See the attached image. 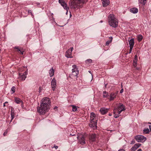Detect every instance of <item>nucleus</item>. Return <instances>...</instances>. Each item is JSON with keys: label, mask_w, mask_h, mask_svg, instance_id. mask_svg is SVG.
Here are the masks:
<instances>
[{"label": "nucleus", "mask_w": 151, "mask_h": 151, "mask_svg": "<svg viewBox=\"0 0 151 151\" xmlns=\"http://www.w3.org/2000/svg\"><path fill=\"white\" fill-rule=\"evenodd\" d=\"M107 85V84H105V87H106V86Z\"/></svg>", "instance_id": "nucleus-52"}, {"label": "nucleus", "mask_w": 151, "mask_h": 151, "mask_svg": "<svg viewBox=\"0 0 151 151\" xmlns=\"http://www.w3.org/2000/svg\"><path fill=\"white\" fill-rule=\"evenodd\" d=\"M109 109L104 107L101 108L99 110L101 114L104 115L106 114L108 111Z\"/></svg>", "instance_id": "nucleus-15"}, {"label": "nucleus", "mask_w": 151, "mask_h": 151, "mask_svg": "<svg viewBox=\"0 0 151 151\" xmlns=\"http://www.w3.org/2000/svg\"><path fill=\"white\" fill-rule=\"evenodd\" d=\"M90 122H97V120L96 117V114L93 112H91L90 114Z\"/></svg>", "instance_id": "nucleus-13"}, {"label": "nucleus", "mask_w": 151, "mask_h": 151, "mask_svg": "<svg viewBox=\"0 0 151 151\" xmlns=\"http://www.w3.org/2000/svg\"><path fill=\"white\" fill-rule=\"evenodd\" d=\"M71 106L72 107V110L73 111H77L78 107L74 105H71Z\"/></svg>", "instance_id": "nucleus-29"}, {"label": "nucleus", "mask_w": 151, "mask_h": 151, "mask_svg": "<svg viewBox=\"0 0 151 151\" xmlns=\"http://www.w3.org/2000/svg\"><path fill=\"white\" fill-rule=\"evenodd\" d=\"M54 148H55L56 149H57L58 148V146H54Z\"/></svg>", "instance_id": "nucleus-43"}, {"label": "nucleus", "mask_w": 151, "mask_h": 151, "mask_svg": "<svg viewBox=\"0 0 151 151\" xmlns=\"http://www.w3.org/2000/svg\"><path fill=\"white\" fill-rule=\"evenodd\" d=\"M22 48V47H14V48L15 49L17 50V51L18 52H19V50H21V48Z\"/></svg>", "instance_id": "nucleus-34"}, {"label": "nucleus", "mask_w": 151, "mask_h": 151, "mask_svg": "<svg viewBox=\"0 0 151 151\" xmlns=\"http://www.w3.org/2000/svg\"><path fill=\"white\" fill-rule=\"evenodd\" d=\"M147 0H139V4L140 5H144L146 3Z\"/></svg>", "instance_id": "nucleus-26"}, {"label": "nucleus", "mask_w": 151, "mask_h": 151, "mask_svg": "<svg viewBox=\"0 0 151 151\" xmlns=\"http://www.w3.org/2000/svg\"><path fill=\"white\" fill-rule=\"evenodd\" d=\"M133 65L134 68H136L137 65V63L133 62Z\"/></svg>", "instance_id": "nucleus-35"}, {"label": "nucleus", "mask_w": 151, "mask_h": 151, "mask_svg": "<svg viewBox=\"0 0 151 151\" xmlns=\"http://www.w3.org/2000/svg\"><path fill=\"white\" fill-rule=\"evenodd\" d=\"M72 67L73 68L72 70V73L70 75L69 77L68 78V79L69 78H73L76 77L79 73V71L76 65H72Z\"/></svg>", "instance_id": "nucleus-4"}, {"label": "nucleus", "mask_w": 151, "mask_h": 151, "mask_svg": "<svg viewBox=\"0 0 151 151\" xmlns=\"http://www.w3.org/2000/svg\"><path fill=\"white\" fill-rule=\"evenodd\" d=\"M130 47V49H129V53H130L132 52V49L133 47H132V48H131V47Z\"/></svg>", "instance_id": "nucleus-39"}, {"label": "nucleus", "mask_w": 151, "mask_h": 151, "mask_svg": "<svg viewBox=\"0 0 151 151\" xmlns=\"http://www.w3.org/2000/svg\"><path fill=\"white\" fill-rule=\"evenodd\" d=\"M149 101H150L151 102V99H150V100Z\"/></svg>", "instance_id": "nucleus-56"}, {"label": "nucleus", "mask_w": 151, "mask_h": 151, "mask_svg": "<svg viewBox=\"0 0 151 151\" xmlns=\"http://www.w3.org/2000/svg\"><path fill=\"white\" fill-rule=\"evenodd\" d=\"M103 97L105 98H107L108 99V98L109 97V96L108 93L106 91H104L103 92Z\"/></svg>", "instance_id": "nucleus-25"}, {"label": "nucleus", "mask_w": 151, "mask_h": 151, "mask_svg": "<svg viewBox=\"0 0 151 151\" xmlns=\"http://www.w3.org/2000/svg\"><path fill=\"white\" fill-rule=\"evenodd\" d=\"M51 85L52 90L54 91L56 87V81L54 78L51 82Z\"/></svg>", "instance_id": "nucleus-12"}, {"label": "nucleus", "mask_w": 151, "mask_h": 151, "mask_svg": "<svg viewBox=\"0 0 151 151\" xmlns=\"http://www.w3.org/2000/svg\"><path fill=\"white\" fill-rule=\"evenodd\" d=\"M125 107L123 104H119L117 105V107L114 110V116L117 118L119 116V115L123 111L125 110Z\"/></svg>", "instance_id": "nucleus-3"}, {"label": "nucleus", "mask_w": 151, "mask_h": 151, "mask_svg": "<svg viewBox=\"0 0 151 151\" xmlns=\"http://www.w3.org/2000/svg\"><path fill=\"white\" fill-rule=\"evenodd\" d=\"M103 6L104 7H106L110 4L109 0H101Z\"/></svg>", "instance_id": "nucleus-19"}, {"label": "nucleus", "mask_w": 151, "mask_h": 151, "mask_svg": "<svg viewBox=\"0 0 151 151\" xmlns=\"http://www.w3.org/2000/svg\"><path fill=\"white\" fill-rule=\"evenodd\" d=\"M40 107L38 112L41 114H44L50 109L51 105L50 99L47 97H44L40 101Z\"/></svg>", "instance_id": "nucleus-1"}, {"label": "nucleus", "mask_w": 151, "mask_h": 151, "mask_svg": "<svg viewBox=\"0 0 151 151\" xmlns=\"http://www.w3.org/2000/svg\"><path fill=\"white\" fill-rule=\"evenodd\" d=\"M143 132L145 134H148L149 132V129L148 128H146L143 130Z\"/></svg>", "instance_id": "nucleus-30"}, {"label": "nucleus", "mask_w": 151, "mask_h": 151, "mask_svg": "<svg viewBox=\"0 0 151 151\" xmlns=\"http://www.w3.org/2000/svg\"><path fill=\"white\" fill-rule=\"evenodd\" d=\"M109 116H111V115H111V114H109Z\"/></svg>", "instance_id": "nucleus-55"}, {"label": "nucleus", "mask_w": 151, "mask_h": 151, "mask_svg": "<svg viewBox=\"0 0 151 151\" xmlns=\"http://www.w3.org/2000/svg\"><path fill=\"white\" fill-rule=\"evenodd\" d=\"M4 103V104H8V102H7V101H6V102H5Z\"/></svg>", "instance_id": "nucleus-49"}, {"label": "nucleus", "mask_w": 151, "mask_h": 151, "mask_svg": "<svg viewBox=\"0 0 151 151\" xmlns=\"http://www.w3.org/2000/svg\"><path fill=\"white\" fill-rule=\"evenodd\" d=\"M97 122H90L89 126L93 128V129H96L97 128Z\"/></svg>", "instance_id": "nucleus-18"}, {"label": "nucleus", "mask_w": 151, "mask_h": 151, "mask_svg": "<svg viewBox=\"0 0 151 151\" xmlns=\"http://www.w3.org/2000/svg\"><path fill=\"white\" fill-rule=\"evenodd\" d=\"M103 22V21H101L100 22L101 23H102Z\"/></svg>", "instance_id": "nucleus-53"}, {"label": "nucleus", "mask_w": 151, "mask_h": 151, "mask_svg": "<svg viewBox=\"0 0 151 151\" xmlns=\"http://www.w3.org/2000/svg\"><path fill=\"white\" fill-rule=\"evenodd\" d=\"M28 13L29 14H30L32 16H33V15H32V12L31 11V10H29L28 11Z\"/></svg>", "instance_id": "nucleus-38"}, {"label": "nucleus", "mask_w": 151, "mask_h": 151, "mask_svg": "<svg viewBox=\"0 0 151 151\" xmlns=\"http://www.w3.org/2000/svg\"><path fill=\"white\" fill-rule=\"evenodd\" d=\"M57 106H55V107L54 108V109H57Z\"/></svg>", "instance_id": "nucleus-48"}, {"label": "nucleus", "mask_w": 151, "mask_h": 151, "mask_svg": "<svg viewBox=\"0 0 151 151\" xmlns=\"http://www.w3.org/2000/svg\"><path fill=\"white\" fill-rule=\"evenodd\" d=\"M109 40L107 41L106 43V45H108L110 43H111L112 41L113 38L111 37H109Z\"/></svg>", "instance_id": "nucleus-27"}, {"label": "nucleus", "mask_w": 151, "mask_h": 151, "mask_svg": "<svg viewBox=\"0 0 151 151\" xmlns=\"http://www.w3.org/2000/svg\"><path fill=\"white\" fill-rule=\"evenodd\" d=\"M137 151H142V150L141 149H139Z\"/></svg>", "instance_id": "nucleus-46"}, {"label": "nucleus", "mask_w": 151, "mask_h": 151, "mask_svg": "<svg viewBox=\"0 0 151 151\" xmlns=\"http://www.w3.org/2000/svg\"><path fill=\"white\" fill-rule=\"evenodd\" d=\"M118 151H125V150L124 149H122L119 150Z\"/></svg>", "instance_id": "nucleus-41"}, {"label": "nucleus", "mask_w": 151, "mask_h": 151, "mask_svg": "<svg viewBox=\"0 0 151 151\" xmlns=\"http://www.w3.org/2000/svg\"><path fill=\"white\" fill-rule=\"evenodd\" d=\"M123 91V89H122L120 91V93H122Z\"/></svg>", "instance_id": "nucleus-42"}, {"label": "nucleus", "mask_w": 151, "mask_h": 151, "mask_svg": "<svg viewBox=\"0 0 151 151\" xmlns=\"http://www.w3.org/2000/svg\"><path fill=\"white\" fill-rule=\"evenodd\" d=\"M128 41L129 45V47H131V48L132 47H133L134 43V38H132Z\"/></svg>", "instance_id": "nucleus-22"}, {"label": "nucleus", "mask_w": 151, "mask_h": 151, "mask_svg": "<svg viewBox=\"0 0 151 151\" xmlns=\"http://www.w3.org/2000/svg\"><path fill=\"white\" fill-rule=\"evenodd\" d=\"M37 111H38V106L37 107Z\"/></svg>", "instance_id": "nucleus-54"}, {"label": "nucleus", "mask_w": 151, "mask_h": 151, "mask_svg": "<svg viewBox=\"0 0 151 151\" xmlns=\"http://www.w3.org/2000/svg\"><path fill=\"white\" fill-rule=\"evenodd\" d=\"M86 63H91L92 62V60L91 59H88L86 60Z\"/></svg>", "instance_id": "nucleus-32"}, {"label": "nucleus", "mask_w": 151, "mask_h": 151, "mask_svg": "<svg viewBox=\"0 0 151 151\" xmlns=\"http://www.w3.org/2000/svg\"><path fill=\"white\" fill-rule=\"evenodd\" d=\"M41 90H42V88L41 87H40L39 88V91L40 92H41Z\"/></svg>", "instance_id": "nucleus-45"}, {"label": "nucleus", "mask_w": 151, "mask_h": 151, "mask_svg": "<svg viewBox=\"0 0 151 151\" xmlns=\"http://www.w3.org/2000/svg\"><path fill=\"white\" fill-rule=\"evenodd\" d=\"M76 138L79 140L80 143L81 145H84L86 143L85 137L83 135H80L76 137Z\"/></svg>", "instance_id": "nucleus-7"}, {"label": "nucleus", "mask_w": 151, "mask_h": 151, "mask_svg": "<svg viewBox=\"0 0 151 151\" xmlns=\"http://www.w3.org/2000/svg\"><path fill=\"white\" fill-rule=\"evenodd\" d=\"M21 50L19 52L21 53V54L22 55H23L24 54V50L22 48H21Z\"/></svg>", "instance_id": "nucleus-33"}, {"label": "nucleus", "mask_w": 151, "mask_h": 151, "mask_svg": "<svg viewBox=\"0 0 151 151\" xmlns=\"http://www.w3.org/2000/svg\"><path fill=\"white\" fill-rule=\"evenodd\" d=\"M14 101L17 104H21L22 106L23 104V101L19 98L17 97L14 98Z\"/></svg>", "instance_id": "nucleus-16"}, {"label": "nucleus", "mask_w": 151, "mask_h": 151, "mask_svg": "<svg viewBox=\"0 0 151 151\" xmlns=\"http://www.w3.org/2000/svg\"><path fill=\"white\" fill-rule=\"evenodd\" d=\"M108 22L110 25L113 27L115 28L118 26V21L117 19L111 21V22L110 21Z\"/></svg>", "instance_id": "nucleus-8"}, {"label": "nucleus", "mask_w": 151, "mask_h": 151, "mask_svg": "<svg viewBox=\"0 0 151 151\" xmlns=\"http://www.w3.org/2000/svg\"><path fill=\"white\" fill-rule=\"evenodd\" d=\"M27 70H28L27 69V70L23 74L21 73H19L18 78L20 81H22L25 80L27 74Z\"/></svg>", "instance_id": "nucleus-6"}, {"label": "nucleus", "mask_w": 151, "mask_h": 151, "mask_svg": "<svg viewBox=\"0 0 151 151\" xmlns=\"http://www.w3.org/2000/svg\"><path fill=\"white\" fill-rule=\"evenodd\" d=\"M138 41L140 42L142 41L143 39V36L141 35H139L137 36Z\"/></svg>", "instance_id": "nucleus-28"}, {"label": "nucleus", "mask_w": 151, "mask_h": 151, "mask_svg": "<svg viewBox=\"0 0 151 151\" xmlns=\"http://www.w3.org/2000/svg\"><path fill=\"white\" fill-rule=\"evenodd\" d=\"M149 127L150 131H151V126L150 125H149Z\"/></svg>", "instance_id": "nucleus-47"}, {"label": "nucleus", "mask_w": 151, "mask_h": 151, "mask_svg": "<svg viewBox=\"0 0 151 151\" xmlns=\"http://www.w3.org/2000/svg\"><path fill=\"white\" fill-rule=\"evenodd\" d=\"M19 71H21V72H22V71H21L20 69H19Z\"/></svg>", "instance_id": "nucleus-57"}, {"label": "nucleus", "mask_w": 151, "mask_h": 151, "mask_svg": "<svg viewBox=\"0 0 151 151\" xmlns=\"http://www.w3.org/2000/svg\"><path fill=\"white\" fill-rule=\"evenodd\" d=\"M73 135H75L73 134V135H72V136H73Z\"/></svg>", "instance_id": "nucleus-60"}, {"label": "nucleus", "mask_w": 151, "mask_h": 151, "mask_svg": "<svg viewBox=\"0 0 151 151\" xmlns=\"http://www.w3.org/2000/svg\"><path fill=\"white\" fill-rule=\"evenodd\" d=\"M6 106V104H4H4H3V106Z\"/></svg>", "instance_id": "nucleus-50"}, {"label": "nucleus", "mask_w": 151, "mask_h": 151, "mask_svg": "<svg viewBox=\"0 0 151 151\" xmlns=\"http://www.w3.org/2000/svg\"><path fill=\"white\" fill-rule=\"evenodd\" d=\"M96 137V134H92L90 135L89 137V139L91 141H94L95 140Z\"/></svg>", "instance_id": "nucleus-20"}, {"label": "nucleus", "mask_w": 151, "mask_h": 151, "mask_svg": "<svg viewBox=\"0 0 151 151\" xmlns=\"http://www.w3.org/2000/svg\"><path fill=\"white\" fill-rule=\"evenodd\" d=\"M16 89V87L15 86H14L12 88L11 91H12V93H13L15 92Z\"/></svg>", "instance_id": "nucleus-31"}, {"label": "nucleus", "mask_w": 151, "mask_h": 151, "mask_svg": "<svg viewBox=\"0 0 151 151\" xmlns=\"http://www.w3.org/2000/svg\"><path fill=\"white\" fill-rule=\"evenodd\" d=\"M138 11V9L136 8H133L130 9V12L134 14L137 13Z\"/></svg>", "instance_id": "nucleus-24"}, {"label": "nucleus", "mask_w": 151, "mask_h": 151, "mask_svg": "<svg viewBox=\"0 0 151 151\" xmlns=\"http://www.w3.org/2000/svg\"><path fill=\"white\" fill-rule=\"evenodd\" d=\"M137 55H135L134 56V58L135 59H137Z\"/></svg>", "instance_id": "nucleus-44"}, {"label": "nucleus", "mask_w": 151, "mask_h": 151, "mask_svg": "<svg viewBox=\"0 0 151 151\" xmlns=\"http://www.w3.org/2000/svg\"><path fill=\"white\" fill-rule=\"evenodd\" d=\"M73 47H70L66 52L65 53L66 57L68 58H72L73 57L72 55V52L73 51Z\"/></svg>", "instance_id": "nucleus-10"}, {"label": "nucleus", "mask_w": 151, "mask_h": 151, "mask_svg": "<svg viewBox=\"0 0 151 151\" xmlns=\"http://www.w3.org/2000/svg\"><path fill=\"white\" fill-rule=\"evenodd\" d=\"M59 2L61 6L63 7L66 10L67 12L66 14H67L69 8L67 7L66 4L65 2V1L63 0H59Z\"/></svg>", "instance_id": "nucleus-9"}, {"label": "nucleus", "mask_w": 151, "mask_h": 151, "mask_svg": "<svg viewBox=\"0 0 151 151\" xmlns=\"http://www.w3.org/2000/svg\"><path fill=\"white\" fill-rule=\"evenodd\" d=\"M137 59H134L133 60V62H136L137 63Z\"/></svg>", "instance_id": "nucleus-40"}, {"label": "nucleus", "mask_w": 151, "mask_h": 151, "mask_svg": "<svg viewBox=\"0 0 151 151\" xmlns=\"http://www.w3.org/2000/svg\"><path fill=\"white\" fill-rule=\"evenodd\" d=\"M8 132V131L7 130H6L5 132H4V133L3 134V135L4 136H5L7 134V133Z\"/></svg>", "instance_id": "nucleus-37"}, {"label": "nucleus", "mask_w": 151, "mask_h": 151, "mask_svg": "<svg viewBox=\"0 0 151 151\" xmlns=\"http://www.w3.org/2000/svg\"><path fill=\"white\" fill-rule=\"evenodd\" d=\"M116 19H117L115 18V16L114 14H110L108 16V22L110 21L111 22V21Z\"/></svg>", "instance_id": "nucleus-17"}, {"label": "nucleus", "mask_w": 151, "mask_h": 151, "mask_svg": "<svg viewBox=\"0 0 151 151\" xmlns=\"http://www.w3.org/2000/svg\"><path fill=\"white\" fill-rule=\"evenodd\" d=\"M137 70H138L139 69V68H136Z\"/></svg>", "instance_id": "nucleus-51"}, {"label": "nucleus", "mask_w": 151, "mask_h": 151, "mask_svg": "<svg viewBox=\"0 0 151 151\" xmlns=\"http://www.w3.org/2000/svg\"><path fill=\"white\" fill-rule=\"evenodd\" d=\"M135 141L134 139H133L131 141V143H130V144H131V145L133 144H134L135 143Z\"/></svg>", "instance_id": "nucleus-36"}, {"label": "nucleus", "mask_w": 151, "mask_h": 151, "mask_svg": "<svg viewBox=\"0 0 151 151\" xmlns=\"http://www.w3.org/2000/svg\"><path fill=\"white\" fill-rule=\"evenodd\" d=\"M54 70L53 69V68H52L49 71V74L50 77L53 76L54 74Z\"/></svg>", "instance_id": "nucleus-23"}, {"label": "nucleus", "mask_w": 151, "mask_h": 151, "mask_svg": "<svg viewBox=\"0 0 151 151\" xmlns=\"http://www.w3.org/2000/svg\"><path fill=\"white\" fill-rule=\"evenodd\" d=\"M117 94V93H111L110 94L109 98H108V99H109V101H111L114 100V99L116 98Z\"/></svg>", "instance_id": "nucleus-11"}, {"label": "nucleus", "mask_w": 151, "mask_h": 151, "mask_svg": "<svg viewBox=\"0 0 151 151\" xmlns=\"http://www.w3.org/2000/svg\"><path fill=\"white\" fill-rule=\"evenodd\" d=\"M149 123L150 124H151V123Z\"/></svg>", "instance_id": "nucleus-59"}, {"label": "nucleus", "mask_w": 151, "mask_h": 151, "mask_svg": "<svg viewBox=\"0 0 151 151\" xmlns=\"http://www.w3.org/2000/svg\"><path fill=\"white\" fill-rule=\"evenodd\" d=\"M88 0H72L70 3V6L71 8L79 9L82 8L83 4L88 1Z\"/></svg>", "instance_id": "nucleus-2"}, {"label": "nucleus", "mask_w": 151, "mask_h": 151, "mask_svg": "<svg viewBox=\"0 0 151 151\" xmlns=\"http://www.w3.org/2000/svg\"><path fill=\"white\" fill-rule=\"evenodd\" d=\"M88 72H89V73H90V72H91V71H89Z\"/></svg>", "instance_id": "nucleus-58"}, {"label": "nucleus", "mask_w": 151, "mask_h": 151, "mask_svg": "<svg viewBox=\"0 0 151 151\" xmlns=\"http://www.w3.org/2000/svg\"><path fill=\"white\" fill-rule=\"evenodd\" d=\"M141 144L140 143H137L135 144L132 146L131 149V151H135L139 147Z\"/></svg>", "instance_id": "nucleus-14"}, {"label": "nucleus", "mask_w": 151, "mask_h": 151, "mask_svg": "<svg viewBox=\"0 0 151 151\" xmlns=\"http://www.w3.org/2000/svg\"><path fill=\"white\" fill-rule=\"evenodd\" d=\"M11 122H12L13 119L14 117V115L15 113H14V109L12 107L11 108Z\"/></svg>", "instance_id": "nucleus-21"}, {"label": "nucleus", "mask_w": 151, "mask_h": 151, "mask_svg": "<svg viewBox=\"0 0 151 151\" xmlns=\"http://www.w3.org/2000/svg\"><path fill=\"white\" fill-rule=\"evenodd\" d=\"M134 139L139 142L143 143L146 140V138L142 135H137L134 137Z\"/></svg>", "instance_id": "nucleus-5"}]
</instances>
